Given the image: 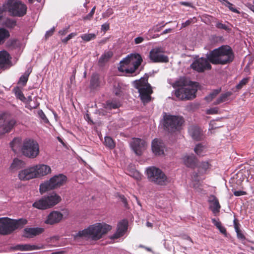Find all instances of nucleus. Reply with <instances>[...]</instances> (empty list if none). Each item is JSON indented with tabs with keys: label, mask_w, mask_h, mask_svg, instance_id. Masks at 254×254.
Masks as SVG:
<instances>
[{
	"label": "nucleus",
	"mask_w": 254,
	"mask_h": 254,
	"mask_svg": "<svg viewBox=\"0 0 254 254\" xmlns=\"http://www.w3.org/2000/svg\"><path fill=\"white\" fill-rule=\"evenodd\" d=\"M206 57L213 64L225 65L232 63L235 55L230 46L223 45L211 51L206 55Z\"/></svg>",
	"instance_id": "f257e3e1"
},
{
	"label": "nucleus",
	"mask_w": 254,
	"mask_h": 254,
	"mask_svg": "<svg viewBox=\"0 0 254 254\" xmlns=\"http://www.w3.org/2000/svg\"><path fill=\"white\" fill-rule=\"evenodd\" d=\"M111 229V226L104 223H97L87 228L79 231L74 236L75 239L85 238L92 241H97L105 236Z\"/></svg>",
	"instance_id": "f03ea898"
},
{
	"label": "nucleus",
	"mask_w": 254,
	"mask_h": 254,
	"mask_svg": "<svg viewBox=\"0 0 254 254\" xmlns=\"http://www.w3.org/2000/svg\"><path fill=\"white\" fill-rule=\"evenodd\" d=\"M142 59L139 54H131L120 62L118 69L126 74H132L141 64Z\"/></svg>",
	"instance_id": "7ed1b4c3"
},
{
	"label": "nucleus",
	"mask_w": 254,
	"mask_h": 254,
	"mask_svg": "<svg viewBox=\"0 0 254 254\" xmlns=\"http://www.w3.org/2000/svg\"><path fill=\"white\" fill-rule=\"evenodd\" d=\"M148 76L145 75L132 83L134 87L138 90L140 99L144 104L151 100V94L153 92L151 85L148 83Z\"/></svg>",
	"instance_id": "20e7f679"
},
{
	"label": "nucleus",
	"mask_w": 254,
	"mask_h": 254,
	"mask_svg": "<svg viewBox=\"0 0 254 254\" xmlns=\"http://www.w3.org/2000/svg\"><path fill=\"white\" fill-rule=\"evenodd\" d=\"M27 222V220L23 218L12 220L8 218H0V234H9L15 230L22 227Z\"/></svg>",
	"instance_id": "39448f33"
},
{
	"label": "nucleus",
	"mask_w": 254,
	"mask_h": 254,
	"mask_svg": "<svg viewBox=\"0 0 254 254\" xmlns=\"http://www.w3.org/2000/svg\"><path fill=\"white\" fill-rule=\"evenodd\" d=\"M60 195L55 192L43 196L33 203L32 206L38 209L45 210L50 208L61 201Z\"/></svg>",
	"instance_id": "423d86ee"
},
{
	"label": "nucleus",
	"mask_w": 254,
	"mask_h": 254,
	"mask_svg": "<svg viewBox=\"0 0 254 254\" xmlns=\"http://www.w3.org/2000/svg\"><path fill=\"white\" fill-rule=\"evenodd\" d=\"M184 83L181 81H176L173 86L178 87L175 90L176 96L181 100H190L195 97L197 90L190 86H184Z\"/></svg>",
	"instance_id": "0eeeda50"
},
{
	"label": "nucleus",
	"mask_w": 254,
	"mask_h": 254,
	"mask_svg": "<svg viewBox=\"0 0 254 254\" xmlns=\"http://www.w3.org/2000/svg\"><path fill=\"white\" fill-rule=\"evenodd\" d=\"M40 152L39 145L35 140L26 138L23 141L22 154L24 156L34 159L38 156Z\"/></svg>",
	"instance_id": "6e6552de"
},
{
	"label": "nucleus",
	"mask_w": 254,
	"mask_h": 254,
	"mask_svg": "<svg viewBox=\"0 0 254 254\" xmlns=\"http://www.w3.org/2000/svg\"><path fill=\"white\" fill-rule=\"evenodd\" d=\"M67 180L66 177L63 174L55 175L49 181L44 182L40 186V192L41 194L46 191L55 189L64 185Z\"/></svg>",
	"instance_id": "1a4fd4ad"
},
{
	"label": "nucleus",
	"mask_w": 254,
	"mask_h": 254,
	"mask_svg": "<svg viewBox=\"0 0 254 254\" xmlns=\"http://www.w3.org/2000/svg\"><path fill=\"white\" fill-rule=\"evenodd\" d=\"M182 117L170 115H165L164 117V127L169 132H175L179 130L184 123Z\"/></svg>",
	"instance_id": "9d476101"
},
{
	"label": "nucleus",
	"mask_w": 254,
	"mask_h": 254,
	"mask_svg": "<svg viewBox=\"0 0 254 254\" xmlns=\"http://www.w3.org/2000/svg\"><path fill=\"white\" fill-rule=\"evenodd\" d=\"M4 6H5L6 9L14 16L21 17L26 13V5L18 0H8L4 3Z\"/></svg>",
	"instance_id": "9b49d317"
},
{
	"label": "nucleus",
	"mask_w": 254,
	"mask_h": 254,
	"mask_svg": "<svg viewBox=\"0 0 254 254\" xmlns=\"http://www.w3.org/2000/svg\"><path fill=\"white\" fill-rule=\"evenodd\" d=\"M147 176L150 181L154 183L164 185L167 182L165 174L159 169L154 167L148 168L146 170Z\"/></svg>",
	"instance_id": "f8f14e48"
},
{
	"label": "nucleus",
	"mask_w": 254,
	"mask_h": 254,
	"mask_svg": "<svg viewBox=\"0 0 254 254\" xmlns=\"http://www.w3.org/2000/svg\"><path fill=\"white\" fill-rule=\"evenodd\" d=\"M150 60L154 63H167L168 57L164 54V50L161 47L152 49L149 53Z\"/></svg>",
	"instance_id": "ddd939ff"
},
{
	"label": "nucleus",
	"mask_w": 254,
	"mask_h": 254,
	"mask_svg": "<svg viewBox=\"0 0 254 254\" xmlns=\"http://www.w3.org/2000/svg\"><path fill=\"white\" fill-rule=\"evenodd\" d=\"M209 62L207 58H198L195 59L190 64V67L192 69L198 72H202L205 70H209L211 68V65Z\"/></svg>",
	"instance_id": "4468645a"
},
{
	"label": "nucleus",
	"mask_w": 254,
	"mask_h": 254,
	"mask_svg": "<svg viewBox=\"0 0 254 254\" xmlns=\"http://www.w3.org/2000/svg\"><path fill=\"white\" fill-rule=\"evenodd\" d=\"M130 145L135 153L137 155H140L145 149L146 142L143 139L135 138L132 139Z\"/></svg>",
	"instance_id": "2eb2a0df"
},
{
	"label": "nucleus",
	"mask_w": 254,
	"mask_h": 254,
	"mask_svg": "<svg viewBox=\"0 0 254 254\" xmlns=\"http://www.w3.org/2000/svg\"><path fill=\"white\" fill-rule=\"evenodd\" d=\"M35 169L33 166L27 168L20 171L18 174V177L20 180L26 181L36 178Z\"/></svg>",
	"instance_id": "dca6fc26"
},
{
	"label": "nucleus",
	"mask_w": 254,
	"mask_h": 254,
	"mask_svg": "<svg viewBox=\"0 0 254 254\" xmlns=\"http://www.w3.org/2000/svg\"><path fill=\"white\" fill-rule=\"evenodd\" d=\"M63 215L58 211H52L47 217L45 223L50 225H54L60 222L62 219Z\"/></svg>",
	"instance_id": "f3484780"
},
{
	"label": "nucleus",
	"mask_w": 254,
	"mask_h": 254,
	"mask_svg": "<svg viewBox=\"0 0 254 254\" xmlns=\"http://www.w3.org/2000/svg\"><path fill=\"white\" fill-rule=\"evenodd\" d=\"M189 132L192 139L196 141L201 140L204 138L202 130L197 126L190 127Z\"/></svg>",
	"instance_id": "a211bd4d"
},
{
	"label": "nucleus",
	"mask_w": 254,
	"mask_h": 254,
	"mask_svg": "<svg viewBox=\"0 0 254 254\" xmlns=\"http://www.w3.org/2000/svg\"><path fill=\"white\" fill-rule=\"evenodd\" d=\"M152 150L155 155H162L164 153L165 144L159 139L155 138L152 142Z\"/></svg>",
	"instance_id": "6ab92c4d"
},
{
	"label": "nucleus",
	"mask_w": 254,
	"mask_h": 254,
	"mask_svg": "<svg viewBox=\"0 0 254 254\" xmlns=\"http://www.w3.org/2000/svg\"><path fill=\"white\" fill-rule=\"evenodd\" d=\"M208 202L209 204V209L214 215H217L220 212L221 205L218 198L214 195L209 196Z\"/></svg>",
	"instance_id": "aec40b11"
},
{
	"label": "nucleus",
	"mask_w": 254,
	"mask_h": 254,
	"mask_svg": "<svg viewBox=\"0 0 254 254\" xmlns=\"http://www.w3.org/2000/svg\"><path fill=\"white\" fill-rule=\"evenodd\" d=\"M33 167L35 170L36 178L46 176L51 172L50 167L47 165L38 164Z\"/></svg>",
	"instance_id": "412c9836"
},
{
	"label": "nucleus",
	"mask_w": 254,
	"mask_h": 254,
	"mask_svg": "<svg viewBox=\"0 0 254 254\" xmlns=\"http://www.w3.org/2000/svg\"><path fill=\"white\" fill-rule=\"evenodd\" d=\"M127 229V222L126 220H123L119 223L118 225V229L116 232L113 234L111 239H116L119 238L124 235Z\"/></svg>",
	"instance_id": "4be33fe9"
},
{
	"label": "nucleus",
	"mask_w": 254,
	"mask_h": 254,
	"mask_svg": "<svg viewBox=\"0 0 254 254\" xmlns=\"http://www.w3.org/2000/svg\"><path fill=\"white\" fill-rule=\"evenodd\" d=\"M10 57L5 51H0V67L6 68L10 66Z\"/></svg>",
	"instance_id": "5701e85b"
},
{
	"label": "nucleus",
	"mask_w": 254,
	"mask_h": 254,
	"mask_svg": "<svg viewBox=\"0 0 254 254\" xmlns=\"http://www.w3.org/2000/svg\"><path fill=\"white\" fill-rule=\"evenodd\" d=\"M43 231V229L41 228H25L23 230V236L30 238L41 234Z\"/></svg>",
	"instance_id": "b1692460"
},
{
	"label": "nucleus",
	"mask_w": 254,
	"mask_h": 254,
	"mask_svg": "<svg viewBox=\"0 0 254 254\" xmlns=\"http://www.w3.org/2000/svg\"><path fill=\"white\" fill-rule=\"evenodd\" d=\"M11 149L15 153H22V148L23 147V141L20 138H14L10 143Z\"/></svg>",
	"instance_id": "393cba45"
},
{
	"label": "nucleus",
	"mask_w": 254,
	"mask_h": 254,
	"mask_svg": "<svg viewBox=\"0 0 254 254\" xmlns=\"http://www.w3.org/2000/svg\"><path fill=\"white\" fill-rule=\"evenodd\" d=\"M15 251H28L43 249V247L29 244H19L11 248Z\"/></svg>",
	"instance_id": "a878e982"
},
{
	"label": "nucleus",
	"mask_w": 254,
	"mask_h": 254,
	"mask_svg": "<svg viewBox=\"0 0 254 254\" xmlns=\"http://www.w3.org/2000/svg\"><path fill=\"white\" fill-rule=\"evenodd\" d=\"M183 161L187 167L194 168L196 166L197 159L193 155H187L183 157Z\"/></svg>",
	"instance_id": "bb28decb"
},
{
	"label": "nucleus",
	"mask_w": 254,
	"mask_h": 254,
	"mask_svg": "<svg viewBox=\"0 0 254 254\" xmlns=\"http://www.w3.org/2000/svg\"><path fill=\"white\" fill-rule=\"evenodd\" d=\"M15 124V121L13 119L5 122L1 127V130L0 131V134H4L9 132Z\"/></svg>",
	"instance_id": "cd10ccee"
},
{
	"label": "nucleus",
	"mask_w": 254,
	"mask_h": 254,
	"mask_svg": "<svg viewBox=\"0 0 254 254\" xmlns=\"http://www.w3.org/2000/svg\"><path fill=\"white\" fill-rule=\"evenodd\" d=\"M25 164L23 161L18 158H15L10 166L11 169L17 170L24 167Z\"/></svg>",
	"instance_id": "c85d7f7f"
},
{
	"label": "nucleus",
	"mask_w": 254,
	"mask_h": 254,
	"mask_svg": "<svg viewBox=\"0 0 254 254\" xmlns=\"http://www.w3.org/2000/svg\"><path fill=\"white\" fill-rule=\"evenodd\" d=\"M100 85L99 77L97 74H93L90 80V86L93 88H96Z\"/></svg>",
	"instance_id": "c756f323"
},
{
	"label": "nucleus",
	"mask_w": 254,
	"mask_h": 254,
	"mask_svg": "<svg viewBox=\"0 0 254 254\" xmlns=\"http://www.w3.org/2000/svg\"><path fill=\"white\" fill-rule=\"evenodd\" d=\"M10 36L9 31L4 28H0V45L3 43L5 40Z\"/></svg>",
	"instance_id": "7c9ffc66"
},
{
	"label": "nucleus",
	"mask_w": 254,
	"mask_h": 254,
	"mask_svg": "<svg viewBox=\"0 0 254 254\" xmlns=\"http://www.w3.org/2000/svg\"><path fill=\"white\" fill-rule=\"evenodd\" d=\"M221 90V88L213 90L208 96L205 97V100L208 102H211L219 94Z\"/></svg>",
	"instance_id": "2f4dec72"
},
{
	"label": "nucleus",
	"mask_w": 254,
	"mask_h": 254,
	"mask_svg": "<svg viewBox=\"0 0 254 254\" xmlns=\"http://www.w3.org/2000/svg\"><path fill=\"white\" fill-rule=\"evenodd\" d=\"M113 55V52L111 51L105 52L104 54L100 57L99 62L101 64L105 63L108 62Z\"/></svg>",
	"instance_id": "473e14b6"
},
{
	"label": "nucleus",
	"mask_w": 254,
	"mask_h": 254,
	"mask_svg": "<svg viewBox=\"0 0 254 254\" xmlns=\"http://www.w3.org/2000/svg\"><path fill=\"white\" fill-rule=\"evenodd\" d=\"M231 95V93L227 92L224 94H222L214 102V105H218L220 103L225 102L228 97Z\"/></svg>",
	"instance_id": "72a5a7b5"
},
{
	"label": "nucleus",
	"mask_w": 254,
	"mask_h": 254,
	"mask_svg": "<svg viewBox=\"0 0 254 254\" xmlns=\"http://www.w3.org/2000/svg\"><path fill=\"white\" fill-rule=\"evenodd\" d=\"M31 72V70L28 69L23 75H22L19 78V80L18 81V84H21L22 85L24 86L28 80V77L29 76V74H30Z\"/></svg>",
	"instance_id": "f704fd0d"
},
{
	"label": "nucleus",
	"mask_w": 254,
	"mask_h": 254,
	"mask_svg": "<svg viewBox=\"0 0 254 254\" xmlns=\"http://www.w3.org/2000/svg\"><path fill=\"white\" fill-rule=\"evenodd\" d=\"M234 228L235 229V231L237 233V236L239 239L244 240H245L246 238L244 235L243 234L241 230L240 229L239 224L237 223L236 222V220L235 219L234 220Z\"/></svg>",
	"instance_id": "c9c22d12"
},
{
	"label": "nucleus",
	"mask_w": 254,
	"mask_h": 254,
	"mask_svg": "<svg viewBox=\"0 0 254 254\" xmlns=\"http://www.w3.org/2000/svg\"><path fill=\"white\" fill-rule=\"evenodd\" d=\"M15 95L17 98L20 100L21 101L25 102L26 101V98L24 96L21 90L19 87H16L13 89Z\"/></svg>",
	"instance_id": "e433bc0d"
},
{
	"label": "nucleus",
	"mask_w": 254,
	"mask_h": 254,
	"mask_svg": "<svg viewBox=\"0 0 254 254\" xmlns=\"http://www.w3.org/2000/svg\"><path fill=\"white\" fill-rule=\"evenodd\" d=\"M205 146L203 145L201 143H198L196 145L194 151L198 155H203L205 152Z\"/></svg>",
	"instance_id": "4c0bfd02"
},
{
	"label": "nucleus",
	"mask_w": 254,
	"mask_h": 254,
	"mask_svg": "<svg viewBox=\"0 0 254 254\" xmlns=\"http://www.w3.org/2000/svg\"><path fill=\"white\" fill-rule=\"evenodd\" d=\"M104 144L110 149H113L115 146V143L113 139L109 136L105 137Z\"/></svg>",
	"instance_id": "58836bf2"
},
{
	"label": "nucleus",
	"mask_w": 254,
	"mask_h": 254,
	"mask_svg": "<svg viewBox=\"0 0 254 254\" xmlns=\"http://www.w3.org/2000/svg\"><path fill=\"white\" fill-rule=\"evenodd\" d=\"M81 39L85 42H89L94 40L96 37V34L94 33L84 34L80 36Z\"/></svg>",
	"instance_id": "ea45409f"
},
{
	"label": "nucleus",
	"mask_w": 254,
	"mask_h": 254,
	"mask_svg": "<svg viewBox=\"0 0 254 254\" xmlns=\"http://www.w3.org/2000/svg\"><path fill=\"white\" fill-rule=\"evenodd\" d=\"M113 92L115 93V94L117 96L121 97L123 95V89L119 83L116 84L114 85Z\"/></svg>",
	"instance_id": "a19ab883"
},
{
	"label": "nucleus",
	"mask_w": 254,
	"mask_h": 254,
	"mask_svg": "<svg viewBox=\"0 0 254 254\" xmlns=\"http://www.w3.org/2000/svg\"><path fill=\"white\" fill-rule=\"evenodd\" d=\"M19 45V43L17 39H10L6 43V46L11 49H14L17 47Z\"/></svg>",
	"instance_id": "79ce46f5"
},
{
	"label": "nucleus",
	"mask_w": 254,
	"mask_h": 254,
	"mask_svg": "<svg viewBox=\"0 0 254 254\" xmlns=\"http://www.w3.org/2000/svg\"><path fill=\"white\" fill-rule=\"evenodd\" d=\"M250 78L246 77L244 78L242 80H241L239 83L236 85V88L238 90L241 89L242 87L248 83Z\"/></svg>",
	"instance_id": "37998d69"
},
{
	"label": "nucleus",
	"mask_w": 254,
	"mask_h": 254,
	"mask_svg": "<svg viewBox=\"0 0 254 254\" xmlns=\"http://www.w3.org/2000/svg\"><path fill=\"white\" fill-rule=\"evenodd\" d=\"M107 106L109 109H117L120 106V103L119 102H108Z\"/></svg>",
	"instance_id": "c03bdc74"
},
{
	"label": "nucleus",
	"mask_w": 254,
	"mask_h": 254,
	"mask_svg": "<svg viewBox=\"0 0 254 254\" xmlns=\"http://www.w3.org/2000/svg\"><path fill=\"white\" fill-rule=\"evenodd\" d=\"M77 35V33L75 32H73L69 34L67 37L64 38L62 39V42L64 44H66L67 42L72 38L74 37Z\"/></svg>",
	"instance_id": "a18cd8bd"
},
{
	"label": "nucleus",
	"mask_w": 254,
	"mask_h": 254,
	"mask_svg": "<svg viewBox=\"0 0 254 254\" xmlns=\"http://www.w3.org/2000/svg\"><path fill=\"white\" fill-rule=\"evenodd\" d=\"M225 5L228 7V8L233 12L236 13H239V11L234 7V5L232 3H230V2L226 1V3L225 4Z\"/></svg>",
	"instance_id": "49530a36"
},
{
	"label": "nucleus",
	"mask_w": 254,
	"mask_h": 254,
	"mask_svg": "<svg viewBox=\"0 0 254 254\" xmlns=\"http://www.w3.org/2000/svg\"><path fill=\"white\" fill-rule=\"evenodd\" d=\"M216 27L218 29H224L225 30H229L230 28L229 26L226 25L225 24L222 23L219 21H218L216 24Z\"/></svg>",
	"instance_id": "de8ad7c7"
},
{
	"label": "nucleus",
	"mask_w": 254,
	"mask_h": 254,
	"mask_svg": "<svg viewBox=\"0 0 254 254\" xmlns=\"http://www.w3.org/2000/svg\"><path fill=\"white\" fill-rule=\"evenodd\" d=\"M95 9H96V7L94 6L92 8L90 12L87 15H86L85 16H84L83 17V19L84 20H90L92 18V17L95 13Z\"/></svg>",
	"instance_id": "09e8293b"
},
{
	"label": "nucleus",
	"mask_w": 254,
	"mask_h": 254,
	"mask_svg": "<svg viewBox=\"0 0 254 254\" xmlns=\"http://www.w3.org/2000/svg\"><path fill=\"white\" fill-rule=\"evenodd\" d=\"M38 115L39 117L45 122H48V120L47 118L46 115L42 110H40L38 111Z\"/></svg>",
	"instance_id": "8fccbe9b"
},
{
	"label": "nucleus",
	"mask_w": 254,
	"mask_h": 254,
	"mask_svg": "<svg viewBox=\"0 0 254 254\" xmlns=\"http://www.w3.org/2000/svg\"><path fill=\"white\" fill-rule=\"evenodd\" d=\"M209 166L210 165L208 162H202L201 163L199 167L200 169L206 171L209 168Z\"/></svg>",
	"instance_id": "3c124183"
},
{
	"label": "nucleus",
	"mask_w": 254,
	"mask_h": 254,
	"mask_svg": "<svg viewBox=\"0 0 254 254\" xmlns=\"http://www.w3.org/2000/svg\"><path fill=\"white\" fill-rule=\"evenodd\" d=\"M54 31H55V27H54L52 28L49 31H47L45 35L46 39H47L49 37H50V36H51L53 34Z\"/></svg>",
	"instance_id": "603ef678"
},
{
	"label": "nucleus",
	"mask_w": 254,
	"mask_h": 254,
	"mask_svg": "<svg viewBox=\"0 0 254 254\" xmlns=\"http://www.w3.org/2000/svg\"><path fill=\"white\" fill-rule=\"evenodd\" d=\"M69 26H67L59 31V33L61 35H65L68 32Z\"/></svg>",
	"instance_id": "864d4df0"
},
{
	"label": "nucleus",
	"mask_w": 254,
	"mask_h": 254,
	"mask_svg": "<svg viewBox=\"0 0 254 254\" xmlns=\"http://www.w3.org/2000/svg\"><path fill=\"white\" fill-rule=\"evenodd\" d=\"M246 194V192L242 190H235L234 191V194L236 196L243 195Z\"/></svg>",
	"instance_id": "5fc2aeb1"
},
{
	"label": "nucleus",
	"mask_w": 254,
	"mask_h": 254,
	"mask_svg": "<svg viewBox=\"0 0 254 254\" xmlns=\"http://www.w3.org/2000/svg\"><path fill=\"white\" fill-rule=\"evenodd\" d=\"M113 13V10L112 8H109L106 12L103 14V17H109Z\"/></svg>",
	"instance_id": "6e6d98bb"
},
{
	"label": "nucleus",
	"mask_w": 254,
	"mask_h": 254,
	"mask_svg": "<svg viewBox=\"0 0 254 254\" xmlns=\"http://www.w3.org/2000/svg\"><path fill=\"white\" fill-rule=\"evenodd\" d=\"M110 26L109 24L108 23H105L101 25V30L104 31H106L109 29Z\"/></svg>",
	"instance_id": "4d7b16f0"
},
{
	"label": "nucleus",
	"mask_w": 254,
	"mask_h": 254,
	"mask_svg": "<svg viewBox=\"0 0 254 254\" xmlns=\"http://www.w3.org/2000/svg\"><path fill=\"white\" fill-rule=\"evenodd\" d=\"M218 112V109L217 108H213L210 109L209 110H207V113L208 114H215L217 113Z\"/></svg>",
	"instance_id": "13d9d810"
},
{
	"label": "nucleus",
	"mask_w": 254,
	"mask_h": 254,
	"mask_svg": "<svg viewBox=\"0 0 254 254\" xmlns=\"http://www.w3.org/2000/svg\"><path fill=\"white\" fill-rule=\"evenodd\" d=\"M144 40L142 37H137L134 39V43L135 44H138L143 42Z\"/></svg>",
	"instance_id": "bf43d9fd"
},
{
	"label": "nucleus",
	"mask_w": 254,
	"mask_h": 254,
	"mask_svg": "<svg viewBox=\"0 0 254 254\" xmlns=\"http://www.w3.org/2000/svg\"><path fill=\"white\" fill-rule=\"evenodd\" d=\"M7 11L6 9V7L4 6V4L2 5H0V19L2 17V13L4 11Z\"/></svg>",
	"instance_id": "052dcab7"
},
{
	"label": "nucleus",
	"mask_w": 254,
	"mask_h": 254,
	"mask_svg": "<svg viewBox=\"0 0 254 254\" xmlns=\"http://www.w3.org/2000/svg\"><path fill=\"white\" fill-rule=\"evenodd\" d=\"M212 222L217 228L220 227L221 225V222L217 221L215 218L212 219Z\"/></svg>",
	"instance_id": "680f3d73"
},
{
	"label": "nucleus",
	"mask_w": 254,
	"mask_h": 254,
	"mask_svg": "<svg viewBox=\"0 0 254 254\" xmlns=\"http://www.w3.org/2000/svg\"><path fill=\"white\" fill-rule=\"evenodd\" d=\"M191 23V20L189 19V20H187L185 22L182 23V26L183 27H185L190 25Z\"/></svg>",
	"instance_id": "e2e57ef3"
},
{
	"label": "nucleus",
	"mask_w": 254,
	"mask_h": 254,
	"mask_svg": "<svg viewBox=\"0 0 254 254\" xmlns=\"http://www.w3.org/2000/svg\"><path fill=\"white\" fill-rule=\"evenodd\" d=\"M218 229L219 230L220 232L222 233V234H225L226 233V229L224 227L222 226L221 225H220V227L218 228Z\"/></svg>",
	"instance_id": "0e129e2a"
},
{
	"label": "nucleus",
	"mask_w": 254,
	"mask_h": 254,
	"mask_svg": "<svg viewBox=\"0 0 254 254\" xmlns=\"http://www.w3.org/2000/svg\"><path fill=\"white\" fill-rule=\"evenodd\" d=\"M133 177H134L137 180L140 179V176L139 173L137 171L134 172Z\"/></svg>",
	"instance_id": "69168bd1"
},
{
	"label": "nucleus",
	"mask_w": 254,
	"mask_h": 254,
	"mask_svg": "<svg viewBox=\"0 0 254 254\" xmlns=\"http://www.w3.org/2000/svg\"><path fill=\"white\" fill-rule=\"evenodd\" d=\"M7 22H8L11 26H13L16 25V22L14 20H11L10 19H8L7 20Z\"/></svg>",
	"instance_id": "338daca9"
},
{
	"label": "nucleus",
	"mask_w": 254,
	"mask_h": 254,
	"mask_svg": "<svg viewBox=\"0 0 254 254\" xmlns=\"http://www.w3.org/2000/svg\"><path fill=\"white\" fill-rule=\"evenodd\" d=\"M181 4L182 5L187 6H190V5H191V4L190 3H189L188 2H186V1H182V2H181Z\"/></svg>",
	"instance_id": "774afa93"
}]
</instances>
